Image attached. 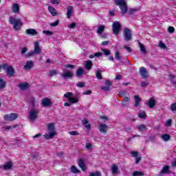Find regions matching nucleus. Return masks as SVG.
Segmentation results:
<instances>
[{
	"mask_svg": "<svg viewBox=\"0 0 176 176\" xmlns=\"http://www.w3.org/2000/svg\"><path fill=\"white\" fill-rule=\"evenodd\" d=\"M9 23L13 25V28L15 30V31H19V30L21 28V25H23L20 19H16L13 16L10 17Z\"/></svg>",
	"mask_w": 176,
	"mask_h": 176,
	"instance_id": "nucleus-4",
	"label": "nucleus"
},
{
	"mask_svg": "<svg viewBox=\"0 0 176 176\" xmlns=\"http://www.w3.org/2000/svg\"><path fill=\"white\" fill-rule=\"evenodd\" d=\"M124 39L126 41V42H129V41H131L133 38V35L131 34V30L129 29L128 28H125L124 29Z\"/></svg>",
	"mask_w": 176,
	"mask_h": 176,
	"instance_id": "nucleus-7",
	"label": "nucleus"
},
{
	"mask_svg": "<svg viewBox=\"0 0 176 176\" xmlns=\"http://www.w3.org/2000/svg\"><path fill=\"white\" fill-rule=\"evenodd\" d=\"M107 129H108V125L99 122L98 129L100 133H102L103 134H107Z\"/></svg>",
	"mask_w": 176,
	"mask_h": 176,
	"instance_id": "nucleus-12",
	"label": "nucleus"
},
{
	"mask_svg": "<svg viewBox=\"0 0 176 176\" xmlns=\"http://www.w3.org/2000/svg\"><path fill=\"white\" fill-rule=\"evenodd\" d=\"M172 167H173V168H176V157L172 162Z\"/></svg>",
	"mask_w": 176,
	"mask_h": 176,
	"instance_id": "nucleus-63",
	"label": "nucleus"
},
{
	"mask_svg": "<svg viewBox=\"0 0 176 176\" xmlns=\"http://www.w3.org/2000/svg\"><path fill=\"white\" fill-rule=\"evenodd\" d=\"M18 87H19L22 91H24V90H27L30 88V84H28V82H21L19 84Z\"/></svg>",
	"mask_w": 176,
	"mask_h": 176,
	"instance_id": "nucleus-16",
	"label": "nucleus"
},
{
	"mask_svg": "<svg viewBox=\"0 0 176 176\" xmlns=\"http://www.w3.org/2000/svg\"><path fill=\"white\" fill-rule=\"evenodd\" d=\"M172 123H173V120H171V119H169L167 120V122L166 123V126H171Z\"/></svg>",
	"mask_w": 176,
	"mask_h": 176,
	"instance_id": "nucleus-61",
	"label": "nucleus"
},
{
	"mask_svg": "<svg viewBox=\"0 0 176 176\" xmlns=\"http://www.w3.org/2000/svg\"><path fill=\"white\" fill-rule=\"evenodd\" d=\"M2 68L7 73V76H14V69H13L12 66H8V64L4 63L2 65Z\"/></svg>",
	"mask_w": 176,
	"mask_h": 176,
	"instance_id": "nucleus-6",
	"label": "nucleus"
},
{
	"mask_svg": "<svg viewBox=\"0 0 176 176\" xmlns=\"http://www.w3.org/2000/svg\"><path fill=\"white\" fill-rule=\"evenodd\" d=\"M105 87H101V89L103 91H109L111 90V87H112V81L111 80H106L104 82Z\"/></svg>",
	"mask_w": 176,
	"mask_h": 176,
	"instance_id": "nucleus-11",
	"label": "nucleus"
},
{
	"mask_svg": "<svg viewBox=\"0 0 176 176\" xmlns=\"http://www.w3.org/2000/svg\"><path fill=\"white\" fill-rule=\"evenodd\" d=\"M28 50V49L27 47L22 48V50H21V54H25V53H27Z\"/></svg>",
	"mask_w": 176,
	"mask_h": 176,
	"instance_id": "nucleus-59",
	"label": "nucleus"
},
{
	"mask_svg": "<svg viewBox=\"0 0 176 176\" xmlns=\"http://www.w3.org/2000/svg\"><path fill=\"white\" fill-rule=\"evenodd\" d=\"M34 54H40L41 52H42V49H41V46L39 45V42L36 41L34 43Z\"/></svg>",
	"mask_w": 176,
	"mask_h": 176,
	"instance_id": "nucleus-13",
	"label": "nucleus"
},
{
	"mask_svg": "<svg viewBox=\"0 0 176 176\" xmlns=\"http://www.w3.org/2000/svg\"><path fill=\"white\" fill-rule=\"evenodd\" d=\"M78 166L80 168L82 169V171H86L87 170V168L86 167V165L85 164V160L83 159L80 158L78 160Z\"/></svg>",
	"mask_w": 176,
	"mask_h": 176,
	"instance_id": "nucleus-17",
	"label": "nucleus"
},
{
	"mask_svg": "<svg viewBox=\"0 0 176 176\" xmlns=\"http://www.w3.org/2000/svg\"><path fill=\"white\" fill-rule=\"evenodd\" d=\"M104 31H105V26L100 25V26L98 27L96 32L99 35H101Z\"/></svg>",
	"mask_w": 176,
	"mask_h": 176,
	"instance_id": "nucleus-31",
	"label": "nucleus"
},
{
	"mask_svg": "<svg viewBox=\"0 0 176 176\" xmlns=\"http://www.w3.org/2000/svg\"><path fill=\"white\" fill-rule=\"evenodd\" d=\"M169 170H170V166H164L160 173V175L162 176L164 174H168Z\"/></svg>",
	"mask_w": 176,
	"mask_h": 176,
	"instance_id": "nucleus-23",
	"label": "nucleus"
},
{
	"mask_svg": "<svg viewBox=\"0 0 176 176\" xmlns=\"http://www.w3.org/2000/svg\"><path fill=\"white\" fill-rule=\"evenodd\" d=\"M76 86L77 87H85V82H78Z\"/></svg>",
	"mask_w": 176,
	"mask_h": 176,
	"instance_id": "nucleus-53",
	"label": "nucleus"
},
{
	"mask_svg": "<svg viewBox=\"0 0 176 176\" xmlns=\"http://www.w3.org/2000/svg\"><path fill=\"white\" fill-rule=\"evenodd\" d=\"M120 95L122 96V97H130V95L129 94V92L126 91H121L120 92Z\"/></svg>",
	"mask_w": 176,
	"mask_h": 176,
	"instance_id": "nucleus-37",
	"label": "nucleus"
},
{
	"mask_svg": "<svg viewBox=\"0 0 176 176\" xmlns=\"http://www.w3.org/2000/svg\"><path fill=\"white\" fill-rule=\"evenodd\" d=\"M147 86H149V82L146 81H143L141 82V87H146Z\"/></svg>",
	"mask_w": 176,
	"mask_h": 176,
	"instance_id": "nucleus-47",
	"label": "nucleus"
},
{
	"mask_svg": "<svg viewBox=\"0 0 176 176\" xmlns=\"http://www.w3.org/2000/svg\"><path fill=\"white\" fill-rule=\"evenodd\" d=\"M26 34L28 35H38V32L34 29H28L26 30Z\"/></svg>",
	"mask_w": 176,
	"mask_h": 176,
	"instance_id": "nucleus-29",
	"label": "nucleus"
},
{
	"mask_svg": "<svg viewBox=\"0 0 176 176\" xmlns=\"http://www.w3.org/2000/svg\"><path fill=\"white\" fill-rule=\"evenodd\" d=\"M1 168H3V170H12V168H13V162H8Z\"/></svg>",
	"mask_w": 176,
	"mask_h": 176,
	"instance_id": "nucleus-19",
	"label": "nucleus"
},
{
	"mask_svg": "<svg viewBox=\"0 0 176 176\" xmlns=\"http://www.w3.org/2000/svg\"><path fill=\"white\" fill-rule=\"evenodd\" d=\"M139 47L140 48V52L143 53V54H146V50L145 49V46L141 43H139Z\"/></svg>",
	"mask_w": 176,
	"mask_h": 176,
	"instance_id": "nucleus-33",
	"label": "nucleus"
},
{
	"mask_svg": "<svg viewBox=\"0 0 176 176\" xmlns=\"http://www.w3.org/2000/svg\"><path fill=\"white\" fill-rule=\"evenodd\" d=\"M135 98V107L137 108L138 107H140V102H141V98L140 96H134Z\"/></svg>",
	"mask_w": 176,
	"mask_h": 176,
	"instance_id": "nucleus-30",
	"label": "nucleus"
},
{
	"mask_svg": "<svg viewBox=\"0 0 176 176\" xmlns=\"http://www.w3.org/2000/svg\"><path fill=\"white\" fill-rule=\"evenodd\" d=\"M51 3L53 5H58V3H60V0H51Z\"/></svg>",
	"mask_w": 176,
	"mask_h": 176,
	"instance_id": "nucleus-58",
	"label": "nucleus"
},
{
	"mask_svg": "<svg viewBox=\"0 0 176 176\" xmlns=\"http://www.w3.org/2000/svg\"><path fill=\"white\" fill-rule=\"evenodd\" d=\"M91 67H93V62H91V60H87L85 62V68H86V69L90 71Z\"/></svg>",
	"mask_w": 176,
	"mask_h": 176,
	"instance_id": "nucleus-25",
	"label": "nucleus"
},
{
	"mask_svg": "<svg viewBox=\"0 0 176 176\" xmlns=\"http://www.w3.org/2000/svg\"><path fill=\"white\" fill-rule=\"evenodd\" d=\"M43 34H45V35H53V32L49 30H44Z\"/></svg>",
	"mask_w": 176,
	"mask_h": 176,
	"instance_id": "nucleus-54",
	"label": "nucleus"
},
{
	"mask_svg": "<svg viewBox=\"0 0 176 176\" xmlns=\"http://www.w3.org/2000/svg\"><path fill=\"white\" fill-rule=\"evenodd\" d=\"M139 74L142 76L143 79H148L149 78V74L146 71V68L142 67L139 69Z\"/></svg>",
	"mask_w": 176,
	"mask_h": 176,
	"instance_id": "nucleus-8",
	"label": "nucleus"
},
{
	"mask_svg": "<svg viewBox=\"0 0 176 176\" xmlns=\"http://www.w3.org/2000/svg\"><path fill=\"white\" fill-rule=\"evenodd\" d=\"M72 13H74V7L69 6L67 8V18L71 19V17L72 16Z\"/></svg>",
	"mask_w": 176,
	"mask_h": 176,
	"instance_id": "nucleus-24",
	"label": "nucleus"
},
{
	"mask_svg": "<svg viewBox=\"0 0 176 176\" xmlns=\"http://www.w3.org/2000/svg\"><path fill=\"white\" fill-rule=\"evenodd\" d=\"M30 102H31V104H32L33 108H35V98L32 97V98H30Z\"/></svg>",
	"mask_w": 176,
	"mask_h": 176,
	"instance_id": "nucleus-51",
	"label": "nucleus"
},
{
	"mask_svg": "<svg viewBox=\"0 0 176 176\" xmlns=\"http://www.w3.org/2000/svg\"><path fill=\"white\" fill-rule=\"evenodd\" d=\"M102 52H103L105 56H109L111 54V52L109 51V50H107V49H102L101 50Z\"/></svg>",
	"mask_w": 176,
	"mask_h": 176,
	"instance_id": "nucleus-45",
	"label": "nucleus"
},
{
	"mask_svg": "<svg viewBox=\"0 0 176 176\" xmlns=\"http://www.w3.org/2000/svg\"><path fill=\"white\" fill-rule=\"evenodd\" d=\"M170 111H172V112H175V111H176V102L175 103H172L170 104Z\"/></svg>",
	"mask_w": 176,
	"mask_h": 176,
	"instance_id": "nucleus-44",
	"label": "nucleus"
},
{
	"mask_svg": "<svg viewBox=\"0 0 176 176\" xmlns=\"http://www.w3.org/2000/svg\"><path fill=\"white\" fill-rule=\"evenodd\" d=\"M135 12H137V9L132 8L129 11V14H130L131 16V15L134 14V13H135Z\"/></svg>",
	"mask_w": 176,
	"mask_h": 176,
	"instance_id": "nucleus-55",
	"label": "nucleus"
},
{
	"mask_svg": "<svg viewBox=\"0 0 176 176\" xmlns=\"http://www.w3.org/2000/svg\"><path fill=\"white\" fill-rule=\"evenodd\" d=\"M89 176H101L100 172L91 173Z\"/></svg>",
	"mask_w": 176,
	"mask_h": 176,
	"instance_id": "nucleus-49",
	"label": "nucleus"
},
{
	"mask_svg": "<svg viewBox=\"0 0 176 176\" xmlns=\"http://www.w3.org/2000/svg\"><path fill=\"white\" fill-rule=\"evenodd\" d=\"M6 86V82L3 79L0 78V89H3Z\"/></svg>",
	"mask_w": 176,
	"mask_h": 176,
	"instance_id": "nucleus-38",
	"label": "nucleus"
},
{
	"mask_svg": "<svg viewBox=\"0 0 176 176\" xmlns=\"http://www.w3.org/2000/svg\"><path fill=\"white\" fill-rule=\"evenodd\" d=\"M161 138L164 140V141H166V142L170 140V138H171V137L170 136L169 134H164V135H162L161 136Z\"/></svg>",
	"mask_w": 176,
	"mask_h": 176,
	"instance_id": "nucleus-35",
	"label": "nucleus"
},
{
	"mask_svg": "<svg viewBox=\"0 0 176 176\" xmlns=\"http://www.w3.org/2000/svg\"><path fill=\"white\" fill-rule=\"evenodd\" d=\"M82 126H85V129H87V130H89V131H90V129H91V125L89 124V120H87V118H84L82 120Z\"/></svg>",
	"mask_w": 176,
	"mask_h": 176,
	"instance_id": "nucleus-18",
	"label": "nucleus"
},
{
	"mask_svg": "<svg viewBox=\"0 0 176 176\" xmlns=\"http://www.w3.org/2000/svg\"><path fill=\"white\" fill-rule=\"evenodd\" d=\"M59 23H60V21L58 20L54 23H50V26L51 27H57V25H58Z\"/></svg>",
	"mask_w": 176,
	"mask_h": 176,
	"instance_id": "nucleus-52",
	"label": "nucleus"
},
{
	"mask_svg": "<svg viewBox=\"0 0 176 176\" xmlns=\"http://www.w3.org/2000/svg\"><path fill=\"white\" fill-rule=\"evenodd\" d=\"M48 10L51 13L52 16H54L57 14V11L56 10V8L54 7L50 6L48 7Z\"/></svg>",
	"mask_w": 176,
	"mask_h": 176,
	"instance_id": "nucleus-28",
	"label": "nucleus"
},
{
	"mask_svg": "<svg viewBox=\"0 0 176 176\" xmlns=\"http://www.w3.org/2000/svg\"><path fill=\"white\" fill-rule=\"evenodd\" d=\"M130 101H131V99H130V96L124 97L122 102V107H126V105H128V104H130Z\"/></svg>",
	"mask_w": 176,
	"mask_h": 176,
	"instance_id": "nucleus-22",
	"label": "nucleus"
},
{
	"mask_svg": "<svg viewBox=\"0 0 176 176\" xmlns=\"http://www.w3.org/2000/svg\"><path fill=\"white\" fill-rule=\"evenodd\" d=\"M38 109H32L30 113H29V117L30 120H35L38 118Z\"/></svg>",
	"mask_w": 176,
	"mask_h": 176,
	"instance_id": "nucleus-9",
	"label": "nucleus"
},
{
	"mask_svg": "<svg viewBox=\"0 0 176 176\" xmlns=\"http://www.w3.org/2000/svg\"><path fill=\"white\" fill-rule=\"evenodd\" d=\"M137 129L139 131H146V126L144 124H140L137 126Z\"/></svg>",
	"mask_w": 176,
	"mask_h": 176,
	"instance_id": "nucleus-32",
	"label": "nucleus"
},
{
	"mask_svg": "<svg viewBox=\"0 0 176 176\" xmlns=\"http://www.w3.org/2000/svg\"><path fill=\"white\" fill-rule=\"evenodd\" d=\"M86 149H91V143H87L85 145Z\"/></svg>",
	"mask_w": 176,
	"mask_h": 176,
	"instance_id": "nucleus-64",
	"label": "nucleus"
},
{
	"mask_svg": "<svg viewBox=\"0 0 176 176\" xmlns=\"http://www.w3.org/2000/svg\"><path fill=\"white\" fill-rule=\"evenodd\" d=\"M96 76L97 79H102V76L101 75V70H98L96 72Z\"/></svg>",
	"mask_w": 176,
	"mask_h": 176,
	"instance_id": "nucleus-42",
	"label": "nucleus"
},
{
	"mask_svg": "<svg viewBox=\"0 0 176 176\" xmlns=\"http://www.w3.org/2000/svg\"><path fill=\"white\" fill-rule=\"evenodd\" d=\"M82 75H85V69L80 67L76 71V76L79 78V76H82Z\"/></svg>",
	"mask_w": 176,
	"mask_h": 176,
	"instance_id": "nucleus-26",
	"label": "nucleus"
},
{
	"mask_svg": "<svg viewBox=\"0 0 176 176\" xmlns=\"http://www.w3.org/2000/svg\"><path fill=\"white\" fill-rule=\"evenodd\" d=\"M47 130L49 133H45L43 137L45 140H52L55 135H57V132L56 131V127L54 126V123H50L47 126Z\"/></svg>",
	"mask_w": 176,
	"mask_h": 176,
	"instance_id": "nucleus-2",
	"label": "nucleus"
},
{
	"mask_svg": "<svg viewBox=\"0 0 176 176\" xmlns=\"http://www.w3.org/2000/svg\"><path fill=\"white\" fill-rule=\"evenodd\" d=\"M63 79H71L74 76V73L71 71L63 72V74L61 75Z\"/></svg>",
	"mask_w": 176,
	"mask_h": 176,
	"instance_id": "nucleus-15",
	"label": "nucleus"
},
{
	"mask_svg": "<svg viewBox=\"0 0 176 176\" xmlns=\"http://www.w3.org/2000/svg\"><path fill=\"white\" fill-rule=\"evenodd\" d=\"M57 74V71L53 70V71H50L49 72V76H56Z\"/></svg>",
	"mask_w": 176,
	"mask_h": 176,
	"instance_id": "nucleus-46",
	"label": "nucleus"
},
{
	"mask_svg": "<svg viewBox=\"0 0 176 176\" xmlns=\"http://www.w3.org/2000/svg\"><path fill=\"white\" fill-rule=\"evenodd\" d=\"M124 49H126L129 53H131L132 52L131 48L130 47H128L127 45H124Z\"/></svg>",
	"mask_w": 176,
	"mask_h": 176,
	"instance_id": "nucleus-60",
	"label": "nucleus"
},
{
	"mask_svg": "<svg viewBox=\"0 0 176 176\" xmlns=\"http://www.w3.org/2000/svg\"><path fill=\"white\" fill-rule=\"evenodd\" d=\"M69 134H70V135H78L79 133L76 131H69Z\"/></svg>",
	"mask_w": 176,
	"mask_h": 176,
	"instance_id": "nucleus-57",
	"label": "nucleus"
},
{
	"mask_svg": "<svg viewBox=\"0 0 176 176\" xmlns=\"http://www.w3.org/2000/svg\"><path fill=\"white\" fill-rule=\"evenodd\" d=\"M115 58L118 61H120V60H122V56H120V53H119L118 51L115 52Z\"/></svg>",
	"mask_w": 176,
	"mask_h": 176,
	"instance_id": "nucleus-39",
	"label": "nucleus"
},
{
	"mask_svg": "<svg viewBox=\"0 0 176 176\" xmlns=\"http://www.w3.org/2000/svg\"><path fill=\"white\" fill-rule=\"evenodd\" d=\"M12 10L13 13H19V12H20V7H19V4L14 3L12 5Z\"/></svg>",
	"mask_w": 176,
	"mask_h": 176,
	"instance_id": "nucleus-27",
	"label": "nucleus"
},
{
	"mask_svg": "<svg viewBox=\"0 0 176 176\" xmlns=\"http://www.w3.org/2000/svg\"><path fill=\"white\" fill-rule=\"evenodd\" d=\"M131 155L133 157H137L138 156V152L137 151H132Z\"/></svg>",
	"mask_w": 176,
	"mask_h": 176,
	"instance_id": "nucleus-62",
	"label": "nucleus"
},
{
	"mask_svg": "<svg viewBox=\"0 0 176 176\" xmlns=\"http://www.w3.org/2000/svg\"><path fill=\"white\" fill-rule=\"evenodd\" d=\"M71 170H72V173H73L74 174H78L79 173V170H78V168H76V166H72L71 167Z\"/></svg>",
	"mask_w": 176,
	"mask_h": 176,
	"instance_id": "nucleus-40",
	"label": "nucleus"
},
{
	"mask_svg": "<svg viewBox=\"0 0 176 176\" xmlns=\"http://www.w3.org/2000/svg\"><path fill=\"white\" fill-rule=\"evenodd\" d=\"M111 28L113 35H119L120 31H122V24H120V22L116 21L113 23Z\"/></svg>",
	"mask_w": 176,
	"mask_h": 176,
	"instance_id": "nucleus-5",
	"label": "nucleus"
},
{
	"mask_svg": "<svg viewBox=\"0 0 176 176\" xmlns=\"http://www.w3.org/2000/svg\"><path fill=\"white\" fill-rule=\"evenodd\" d=\"M118 166L116 165H113L112 168H111V172L112 174H118Z\"/></svg>",
	"mask_w": 176,
	"mask_h": 176,
	"instance_id": "nucleus-36",
	"label": "nucleus"
},
{
	"mask_svg": "<svg viewBox=\"0 0 176 176\" xmlns=\"http://www.w3.org/2000/svg\"><path fill=\"white\" fill-rule=\"evenodd\" d=\"M147 107L151 108V109L156 107V100L155 98H151L147 102Z\"/></svg>",
	"mask_w": 176,
	"mask_h": 176,
	"instance_id": "nucleus-14",
	"label": "nucleus"
},
{
	"mask_svg": "<svg viewBox=\"0 0 176 176\" xmlns=\"http://www.w3.org/2000/svg\"><path fill=\"white\" fill-rule=\"evenodd\" d=\"M114 3L117 6L120 7L121 13L122 14H126V13H127L129 8L127 7V3H126V0H114Z\"/></svg>",
	"mask_w": 176,
	"mask_h": 176,
	"instance_id": "nucleus-3",
	"label": "nucleus"
},
{
	"mask_svg": "<svg viewBox=\"0 0 176 176\" xmlns=\"http://www.w3.org/2000/svg\"><path fill=\"white\" fill-rule=\"evenodd\" d=\"M138 118H140V119H144L145 118H146V113H145V111H140L138 113Z\"/></svg>",
	"mask_w": 176,
	"mask_h": 176,
	"instance_id": "nucleus-34",
	"label": "nucleus"
},
{
	"mask_svg": "<svg viewBox=\"0 0 176 176\" xmlns=\"http://www.w3.org/2000/svg\"><path fill=\"white\" fill-rule=\"evenodd\" d=\"M52 104V101L49 100V98H43L41 101V104L43 107H50Z\"/></svg>",
	"mask_w": 176,
	"mask_h": 176,
	"instance_id": "nucleus-21",
	"label": "nucleus"
},
{
	"mask_svg": "<svg viewBox=\"0 0 176 176\" xmlns=\"http://www.w3.org/2000/svg\"><path fill=\"white\" fill-rule=\"evenodd\" d=\"M35 54H36L34 52V51H30L25 54V57H27V58H30V57H32V56H35Z\"/></svg>",
	"mask_w": 176,
	"mask_h": 176,
	"instance_id": "nucleus-43",
	"label": "nucleus"
},
{
	"mask_svg": "<svg viewBox=\"0 0 176 176\" xmlns=\"http://www.w3.org/2000/svg\"><path fill=\"white\" fill-rule=\"evenodd\" d=\"M76 27V23L74 22L68 25V28H75Z\"/></svg>",
	"mask_w": 176,
	"mask_h": 176,
	"instance_id": "nucleus-56",
	"label": "nucleus"
},
{
	"mask_svg": "<svg viewBox=\"0 0 176 176\" xmlns=\"http://www.w3.org/2000/svg\"><path fill=\"white\" fill-rule=\"evenodd\" d=\"M175 31V29H174V27L173 26H169L168 28V32H170V34H173Z\"/></svg>",
	"mask_w": 176,
	"mask_h": 176,
	"instance_id": "nucleus-48",
	"label": "nucleus"
},
{
	"mask_svg": "<svg viewBox=\"0 0 176 176\" xmlns=\"http://www.w3.org/2000/svg\"><path fill=\"white\" fill-rule=\"evenodd\" d=\"M63 97L67 98L68 101V102L64 103V107H71V104H77V102H79L78 98H72L74 97V93L72 92H67L64 94Z\"/></svg>",
	"mask_w": 176,
	"mask_h": 176,
	"instance_id": "nucleus-1",
	"label": "nucleus"
},
{
	"mask_svg": "<svg viewBox=\"0 0 176 176\" xmlns=\"http://www.w3.org/2000/svg\"><path fill=\"white\" fill-rule=\"evenodd\" d=\"M34 67V61L32 60H28L26 64L24 65V69H31Z\"/></svg>",
	"mask_w": 176,
	"mask_h": 176,
	"instance_id": "nucleus-20",
	"label": "nucleus"
},
{
	"mask_svg": "<svg viewBox=\"0 0 176 176\" xmlns=\"http://www.w3.org/2000/svg\"><path fill=\"white\" fill-rule=\"evenodd\" d=\"M17 114L16 113H10L6 114L4 116L5 120H8V122H12L13 120H16L17 119Z\"/></svg>",
	"mask_w": 176,
	"mask_h": 176,
	"instance_id": "nucleus-10",
	"label": "nucleus"
},
{
	"mask_svg": "<svg viewBox=\"0 0 176 176\" xmlns=\"http://www.w3.org/2000/svg\"><path fill=\"white\" fill-rule=\"evenodd\" d=\"M144 175V173L141 171H135L133 173L132 176H142Z\"/></svg>",
	"mask_w": 176,
	"mask_h": 176,
	"instance_id": "nucleus-41",
	"label": "nucleus"
},
{
	"mask_svg": "<svg viewBox=\"0 0 176 176\" xmlns=\"http://www.w3.org/2000/svg\"><path fill=\"white\" fill-rule=\"evenodd\" d=\"M159 46H160V47H161V49H166L167 47L166 46V44H164V43H163L162 41H160Z\"/></svg>",
	"mask_w": 176,
	"mask_h": 176,
	"instance_id": "nucleus-50",
	"label": "nucleus"
}]
</instances>
